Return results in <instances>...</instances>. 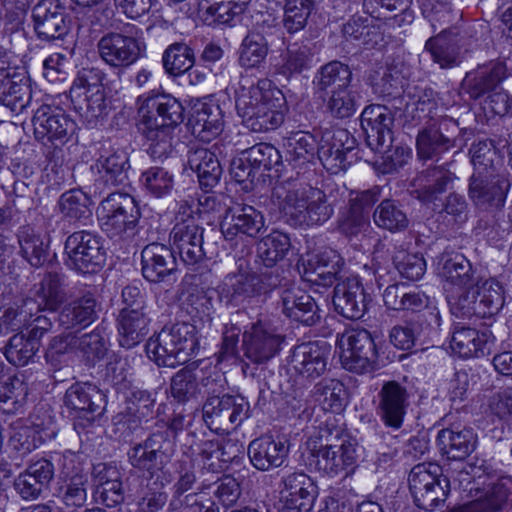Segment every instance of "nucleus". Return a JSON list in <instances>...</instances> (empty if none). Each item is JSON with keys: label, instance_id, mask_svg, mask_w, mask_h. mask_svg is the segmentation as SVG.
Returning a JSON list of instances; mask_svg holds the SVG:
<instances>
[{"label": "nucleus", "instance_id": "f257e3e1", "mask_svg": "<svg viewBox=\"0 0 512 512\" xmlns=\"http://www.w3.org/2000/svg\"><path fill=\"white\" fill-rule=\"evenodd\" d=\"M443 289L453 313L490 317L503 306L502 286L494 279L480 281L464 257L448 260L443 268Z\"/></svg>", "mask_w": 512, "mask_h": 512}, {"label": "nucleus", "instance_id": "f03ea898", "mask_svg": "<svg viewBox=\"0 0 512 512\" xmlns=\"http://www.w3.org/2000/svg\"><path fill=\"white\" fill-rule=\"evenodd\" d=\"M234 103L243 125L253 132L276 129L284 121L285 96L268 78L256 82L242 79L235 91Z\"/></svg>", "mask_w": 512, "mask_h": 512}, {"label": "nucleus", "instance_id": "7ed1b4c3", "mask_svg": "<svg viewBox=\"0 0 512 512\" xmlns=\"http://www.w3.org/2000/svg\"><path fill=\"white\" fill-rule=\"evenodd\" d=\"M183 106L170 94L145 93L137 99L139 130L150 142L148 152L161 159L171 149L172 130L183 121Z\"/></svg>", "mask_w": 512, "mask_h": 512}, {"label": "nucleus", "instance_id": "20e7f679", "mask_svg": "<svg viewBox=\"0 0 512 512\" xmlns=\"http://www.w3.org/2000/svg\"><path fill=\"white\" fill-rule=\"evenodd\" d=\"M198 350L197 328L188 323L164 328L146 344L147 356L157 365L170 368L187 363Z\"/></svg>", "mask_w": 512, "mask_h": 512}, {"label": "nucleus", "instance_id": "39448f33", "mask_svg": "<svg viewBox=\"0 0 512 512\" xmlns=\"http://www.w3.org/2000/svg\"><path fill=\"white\" fill-rule=\"evenodd\" d=\"M365 448L353 439H339L312 451L315 469L329 478L354 475L364 460Z\"/></svg>", "mask_w": 512, "mask_h": 512}, {"label": "nucleus", "instance_id": "423d86ee", "mask_svg": "<svg viewBox=\"0 0 512 512\" xmlns=\"http://www.w3.org/2000/svg\"><path fill=\"white\" fill-rule=\"evenodd\" d=\"M287 221L294 225H318L327 221L332 210L326 204L325 194L312 187L291 191L282 206Z\"/></svg>", "mask_w": 512, "mask_h": 512}, {"label": "nucleus", "instance_id": "0eeeda50", "mask_svg": "<svg viewBox=\"0 0 512 512\" xmlns=\"http://www.w3.org/2000/svg\"><path fill=\"white\" fill-rule=\"evenodd\" d=\"M471 162L475 173L471 177L470 196L478 205L488 203L496 198L501 200L503 191L498 181H490L492 173L488 169L493 168L496 152L489 141L474 143L470 149Z\"/></svg>", "mask_w": 512, "mask_h": 512}, {"label": "nucleus", "instance_id": "6e6552de", "mask_svg": "<svg viewBox=\"0 0 512 512\" xmlns=\"http://www.w3.org/2000/svg\"><path fill=\"white\" fill-rule=\"evenodd\" d=\"M409 487L418 507L433 510L448 495V480L436 464H419L409 475Z\"/></svg>", "mask_w": 512, "mask_h": 512}, {"label": "nucleus", "instance_id": "1a4fd4ad", "mask_svg": "<svg viewBox=\"0 0 512 512\" xmlns=\"http://www.w3.org/2000/svg\"><path fill=\"white\" fill-rule=\"evenodd\" d=\"M338 349L341 364L346 370L360 374L374 370L377 353L368 331H345L338 339Z\"/></svg>", "mask_w": 512, "mask_h": 512}, {"label": "nucleus", "instance_id": "9d476101", "mask_svg": "<svg viewBox=\"0 0 512 512\" xmlns=\"http://www.w3.org/2000/svg\"><path fill=\"white\" fill-rule=\"evenodd\" d=\"M97 216L105 232L118 235L135 227L140 212L132 196L113 193L101 202L97 209Z\"/></svg>", "mask_w": 512, "mask_h": 512}, {"label": "nucleus", "instance_id": "9b49d317", "mask_svg": "<svg viewBox=\"0 0 512 512\" xmlns=\"http://www.w3.org/2000/svg\"><path fill=\"white\" fill-rule=\"evenodd\" d=\"M68 265L81 273H94L105 262L101 239L89 232L79 231L70 235L65 243Z\"/></svg>", "mask_w": 512, "mask_h": 512}, {"label": "nucleus", "instance_id": "f8f14e48", "mask_svg": "<svg viewBox=\"0 0 512 512\" xmlns=\"http://www.w3.org/2000/svg\"><path fill=\"white\" fill-rule=\"evenodd\" d=\"M300 268L306 281L330 286L343 267L338 252L329 247H317L307 251L300 259Z\"/></svg>", "mask_w": 512, "mask_h": 512}, {"label": "nucleus", "instance_id": "ddd939ff", "mask_svg": "<svg viewBox=\"0 0 512 512\" xmlns=\"http://www.w3.org/2000/svg\"><path fill=\"white\" fill-rule=\"evenodd\" d=\"M315 481L305 473H291L283 480L280 512H310L318 497Z\"/></svg>", "mask_w": 512, "mask_h": 512}, {"label": "nucleus", "instance_id": "4468645a", "mask_svg": "<svg viewBox=\"0 0 512 512\" xmlns=\"http://www.w3.org/2000/svg\"><path fill=\"white\" fill-rule=\"evenodd\" d=\"M263 214L253 206L233 203L222 216L220 229L227 240H233L237 236L255 238L265 229Z\"/></svg>", "mask_w": 512, "mask_h": 512}, {"label": "nucleus", "instance_id": "2eb2a0df", "mask_svg": "<svg viewBox=\"0 0 512 512\" xmlns=\"http://www.w3.org/2000/svg\"><path fill=\"white\" fill-rule=\"evenodd\" d=\"M354 143V139L344 129L325 132L318 150L324 168L332 174L345 171L351 163Z\"/></svg>", "mask_w": 512, "mask_h": 512}, {"label": "nucleus", "instance_id": "dca6fc26", "mask_svg": "<svg viewBox=\"0 0 512 512\" xmlns=\"http://www.w3.org/2000/svg\"><path fill=\"white\" fill-rule=\"evenodd\" d=\"M188 125L196 138L210 142L223 131V110L212 98L196 100L191 107Z\"/></svg>", "mask_w": 512, "mask_h": 512}, {"label": "nucleus", "instance_id": "f3484780", "mask_svg": "<svg viewBox=\"0 0 512 512\" xmlns=\"http://www.w3.org/2000/svg\"><path fill=\"white\" fill-rule=\"evenodd\" d=\"M280 161L278 150L269 144H259L242 152L233 160L231 173L237 182L253 181L258 170H270Z\"/></svg>", "mask_w": 512, "mask_h": 512}, {"label": "nucleus", "instance_id": "a211bd4d", "mask_svg": "<svg viewBox=\"0 0 512 512\" xmlns=\"http://www.w3.org/2000/svg\"><path fill=\"white\" fill-rule=\"evenodd\" d=\"M101 59L115 68L128 67L141 55V43L134 37L121 33H109L98 42Z\"/></svg>", "mask_w": 512, "mask_h": 512}, {"label": "nucleus", "instance_id": "6ab92c4d", "mask_svg": "<svg viewBox=\"0 0 512 512\" xmlns=\"http://www.w3.org/2000/svg\"><path fill=\"white\" fill-rule=\"evenodd\" d=\"M33 125L38 139L55 145L67 142L75 131V123L63 111L47 106L37 110Z\"/></svg>", "mask_w": 512, "mask_h": 512}, {"label": "nucleus", "instance_id": "aec40b11", "mask_svg": "<svg viewBox=\"0 0 512 512\" xmlns=\"http://www.w3.org/2000/svg\"><path fill=\"white\" fill-rule=\"evenodd\" d=\"M330 352V345L325 341L298 345L291 355V368L308 378L319 377L326 371Z\"/></svg>", "mask_w": 512, "mask_h": 512}, {"label": "nucleus", "instance_id": "412c9836", "mask_svg": "<svg viewBox=\"0 0 512 512\" xmlns=\"http://www.w3.org/2000/svg\"><path fill=\"white\" fill-rule=\"evenodd\" d=\"M104 79L102 71L84 69L78 74L70 90L73 98L87 103V109L94 116L100 115L106 107Z\"/></svg>", "mask_w": 512, "mask_h": 512}, {"label": "nucleus", "instance_id": "4be33fe9", "mask_svg": "<svg viewBox=\"0 0 512 512\" xmlns=\"http://www.w3.org/2000/svg\"><path fill=\"white\" fill-rule=\"evenodd\" d=\"M333 303L342 316L348 319L361 318L365 313L368 298L360 279L351 276L339 282L335 287Z\"/></svg>", "mask_w": 512, "mask_h": 512}, {"label": "nucleus", "instance_id": "5701e85b", "mask_svg": "<svg viewBox=\"0 0 512 512\" xmlns=\"http://www.w3.org/2000/svg\"><path fill=\"white\" fill-rule=\"evenodd\" d=\"M409 406L406 389L396 382H388L379 392L378 413L383 423L393 429H399Z\"/></svg>", "mask_w": 512, "mask_h": 512}, {"label": "nucleus", "instance_id": "b1692460", "mask_svg": "<svg viewBox=\"0 0 512 512\" xmlns=\"http://www.w3.org/2000/svg\"><path fill=\"white\" fill-rule=\"evenodd\" d=\"M33 18L37 33L46 39L61 38L69 28L65 9L59 0H42L33 10Z\"/></svg>", "mask_w": 512, "mask_h": 512}, {"label": "nucleus", "instance_id": "393cba45", "mask_svg": "<svg viewBox=\"0 0 512 512\" xmlns=\"http://www.w3.org/2000/svg\"><path fill=\"white\" fill-rule=\"evenodd\" d=\"M507 69L502 62L492 64L489 70L479 73L477 83L479 94L493 91L485 101L484 110L490 111L495 115H504L511 109V103L506 92L498 88V84L507 75Z\"/></svg>", "mask_w": 512, "mask_h": 512}, {"label": "nucleus", "instance_id": "a878e982", "mask_svg": "<svg viewBox=\"0 0 512 512\" xmlns=\"http://www.w3.org/2000/svg\"><path fill=\"white\" fill-rule=\"evenodd\" d=\"M248 454L255 468L267 471L284 463L288 454L287 441L264 435L249 444Z\"/></svg>", "mask_w": 512, "mask_h": 512}, {"label": "nucleus", "instance_id": "bb28decb", "mask_svg": "<svg viewBox=\"0 0 512 512\" xmlns=\"http://www.w3.org/2000/svg\"><path fill=\"white\" fill-rule=\"evenodd\" d=\"M282 339L269 332L262 324L253 325L243 335L245 355L255 363L274 357L279 351Z\"/></svg>", "mask_w": 512, "mask_h": 512}, {"label": "nucleus", "instance_id": "cd10ccee", "mask_svg": "<svg viewBox=\"0 0 512 512\" xmlns=\"http://www.w3.org/2000/svg\"><path fill=\"white\" fill-rule=\"evenodd\" d=\"M494 341L492 334L473 328H457L450 340V349L462 358L483 356L489 352Z\"/></svg>", "mask_w": 512, "mask_h": 512}, {"label": "nucleus", "instance_id": "c85d7f7f", "mask_svg": "<svg viewBox=\"0 0 512 512\" xmlns=\"http://www.w3.org/2000/svg\"><path fill=\"white\" fill-rule=\"evenodd\" d=\"M477 437L471 429H442L438 432L437 443L442 454L448 459L463 460L476 447Z\"/></svg>", "mask_w": 512, "mask_h": 512}, {"label": "nucleus", "instance_id": "c756f323", "mask_svg": "<svg viewBox=\"0 0 512 512\" xmlns=\"http://www.w3.org/2000/svg\"><path fill=\"white\" fill-rule=\"evenodd\" d=\"M149 319L141 309L123 308L118 319L119 343L132 348L140 343L148 332Z\"/></svg>", "mask_w": 512, "mask_h": 512}, {"label": "nucleus", "instance_id": "7c9ffc66", "mask_svg": "<svg viewBox=\"0 0 512 512\" xmlns=\"http://www.w3.org/2000/svg\"><path fill=\"white\" fill-rule=\"evenodd\" d=\"M282 303L284 313L299 322L311 325L316 321V305L312 297L298 286H291L283 291Z\"/></svg>", "mask_w": 512, "mask_h": 512}, {"label": "nucleus", "instance_id": "2f4dec72", "mask_svg": "<svg viewBox=\"0 0 512 512\" xmlns=\"http://www.w3.org/2000/svg\"><path fill=\"white\" fill-rule=\"evenodd\" d=\"M143 276L151 281L158 282L172 271V254L170 250L158 243L147 245L141 253Z\"/></svg>", "mask_w": 512, "mask_h": 512}, {"label": "nucleus", "instance_id": "473e14b6", "mask_svg": "<svg viewBox=\"0 0 512 512\" xmlns=\"http://www.w3.org/2000/svg\"><path fill=\"white\" fill-rule=\"evenodd\" d=\"M251 0H202L201 17L208 25L226 24L241 14Z\"/></svg>", "mask_w": 512, "mask_h": 512}, {"label": "nucleus", "instance_id": "72a5a7b5", "mask_svg": "<svg viewBox=\"0 0 512 512\" xmlns=\"http://www.w3.org/2000/svg\"><path fill=\"white\" fill-rule=\"evenodd\" d=\"M188 161L191 169L196 172L202 187L211 189L219 182L222 169L214 153L200 148L190 154Z\"/></svg>", "mask_w": 512, "mask_h": 512}, {"label": "nucleus", "instance_id": "f704fd0d", "mask_svg": "<svg viewBox=\"0 0 512 512\" xmlns=\"http://www.w3.org/2000/svg\"><path fill=\"white\" fill-rule=\"evenodd\" d=\"M314 398L323 410L338 413L347 403V391L339 380L324 379L316 384Z\"/></svg>", "mask_w": 512, "mask_h": 512}, {"label": "nucleus", "instance_id": "c9c22d12", "mask_svg": "<svg viewBox=\"0 0 512 512\" xmlns=\"http://www.w3.org/2000/svg\"><path fill=\"white\" fill-rule=\"evenodd\" d=\"M75 455L70 453L69 455L64 456V468L62 471L63 479L66 482V485L62 487V501L66 506H82L87 499V492L85 488L86 477L76 471L73 475L70 476V464L73 463Z\"/></svg>", "mask_w": 512, "mask_h": 512}, {"label": "nucleus", "instance_id": "e433bc0d", "mask_svg": "<svg viewBox=\"0 0 512 512\" xmlns=\"http://www.w3.org/2000/svg\"><path fill=\"white\" fill-rule=\"evenodd\" d=\"M95 301L90 296L68 304L60 313V324L66 329L90 325L95 319Z\"/></svg>", "mask_w": 512, "mask_h": 512}, {"label": "nucleus", "instance_id": "4c0bfd02", "mask_svg": "<svg viewBox=\"0 0 512 512\" xmlns=\"http://www.w3.org/2000/svg\"><path fill=\"white\" fill-rule=\"evenodd\" d=\"M291 248L290 238L280 231H272L262 238L257 246L258 256L267 267L282 261Z\"/></svg>", "mask_w": 512, "mask_h": 512}, {"label": "nucleus", "instance_id": "58836bf2", "mask_svg": "<svg viewBox=\"0 0 512 512\" xmlns=\"http://www.w3.org/2000/svg\"><path fill=\"white\" fill-rule=\"evenodd\" d=\"M128 159L123 153L102 156L92 167L98 179L109 185H120L127 180Z\"/></svg>", "mask_w": 512, "mask_h": 512}, {"label": "nucleus", "instance_id": "ea45409f", "mask_svg": "<svg viewBox=\"0 0 512 512\" xmlns=\"http://www.w3.org/2000/svg\"><path fill=\"white\" fill-rule=\"evenodd\" d=\"M393 118L390 111L381 105L366 107L361 114V125L368 137H376L378 142L390 134Z\"/></svg>", "mask_w": 512, "mask_h": 512}, {"label": "nucleus", "instance_id": "a19ab883", "mask_svg": "<svg viewBox=\"0 0 512 512\" xmlns=\"http://www.w3.org/2000/svg\"><path fill=\"white\" fill-rule=\"evenodd\" d=\"M269 46L264 36L249 33L242 41L239 51V65L244 69H258L265 62Z\"/></svg>", "mask_w": 512, "mask_h": 512}, {"label": "nucleus", "instance_id": "79ce46f5", "mask_svg": "<svg viewBox=\"0 0 512 512\" xmlns=\"http://www.w3.org/2000/svg\"><path fill=\"white\" fill-rule=\"evenodd\" d=\"M194 53L184 43H173L163 53L162 61L165 71L173 76L187 72L194 65Z\"/></svg>", "mask_w": 512, "mask_h": 512}, {"label": "nucleus", "instance_id": "37998d69", "mask_svg": "<svg viewBox=\"0 0 512 512\" xmlns=\"http://www.w3.org/2000/svg\"><path fill=\"white\" fill-rule=\"evenodd\" d=\"M140 182L148 193L160 198L172 191L174 175L164 167H150L142 173Z\"/></svg>", "mask_w": 512, "mask_h": 512}, {"label": "nucleus", "instance_id": "c03bdc74", "mask_svg": "<svg viewBox=\"0 0 512 512\" xmlns=\"http://www.w3.org/2000/svg\"><path fill=\"white\" fill-rule=\"evenodd\" d=\"M317 141L313 135L297 132L288 138L286 158L295 164H302L314 158Z\"/></svg>", "mask_w": 512, "mask_h": 512}, {"label": "nucleus", "instance_id": "a18cd8bd", "mask_svg": "<svg viewBox=\"0 0 512 512\" xmlns=\"http://www.w3.org/2000/svg\"><path fill=\"white\" fill-rule=\"evenodd\" d=\"M39 349V343L24 334L14 335L5 350L6 359L15 366H25Z\"/></svg>", "mask_w": 512, "mask_h": 512}, {"label": "nucleus", "instance_id": "49530a36", "mask_svg": "<svg viewBox=\"0 0 512 512\" xmlns=\"http://www.w3.org/2000/svg\"><path fill=\"white\" fill-rule=\"evenodd\" d=\"M44 441L43 429L39 424L16 423L12 427L10 443L13 448L22 453L36 449Z\"/></svg>", "mask_w": 512, "mask_h": 512}, {"label": "nucleus", "instance_id": "de8ad7c7", "mask_svg": "<svg viewBox=\"0 0 512 512\" xmlns=\"http://www.w3.org/2000/svg\"><path fill=\"white\" fill-rule=\"evenodd\" d=\"M171 477L163 470H158L152 474L148 482V491L143 496L140 506L146 512H156L160 510L167 501V495L162 488L170 483Z\"/></svg>", "mask_w": 512, "mask_h": 512}, {"label": "nucleus", "instance_id": "09e8293b", "mask_svg": "<svg viewBox=\"0 0 512 512\" xmlns=\"http://www.w3.org/2000/svg\"><path fill=\"white\" fill-rule=\"evenodd\" d=\"M283 25L289 33L302 30L313 9L311 0H286L284 4Z\"/></svg>", "mask_w": 512, "mask_h": 512}, {"label": "nucleus", "instance_id": "8fccbe9b", "mask_svg": "<svg viewBox=\"0 0 512 512\" xmlns=\"http://www.w3.org/2000/svg\"><path fill=\"white\" fill-rule=\"evenodd\" d=\"M326 108L336 118L352 116L357 110V103L349 85L332 88L326 99Z\"/></svg>", "mask_w": 512, "mask_h": 512}, {"label": "nucleus", "instance_id": "3c124183", "mask_svg": "<svg viewBox=\"0 0 512 512\" xmlns=\"http://www.w3.org/2000/svg\"><path fill=\"white\" fill-rule=\"evenodd\" d=\"M27 394V386L23 380L11 377L0 383V407L7 412H15L22 406Z\"/></svg>", "mask_w": 512, "mask_h": 512}, {"label": "nucleus", "instance_id": "603ef678", "mask_svg": "<svg viewBox=\"0 0 512 512\" xmlns=\"http://www.w3.org/2000/svg\"><path fill=\"white\" fill-rule=\"evenodd\" d=\"M69 405L76 411L75 426L86 427L92 424L100 412L98 406L89 402L87 395L78 389H70L66 394Z\"/></svg>", "mask_w": 512, "mask_h": 512}, {"label": "nucleus", "instance_id": "864d4df0", "mask_svg": "<svg viewBox=\"0 0 512 512\" xmlns=\"http://www.w3.org/2000/svg\"><path fill=\"white\" fill-rule=\"evenodd\" d=\"M404 303L402 310L414 312L425 310L424 316L428 325L431 327L440 326L441 317L434 300L419 291H411L404 293Z\"/></svg>", "mask_w": 512, "mask_h": 512}, {"label": "nucleus", "instance_id": "5fc2aeb1", "mask_svg": "<svg viewBox=\"0 0 512 512\" xmlns=\"http://www.w3.org/2000/svg\"><path fill=\"white\" fill-rule=\"evenodd\" d=\"M351 72L348 66L340 62L325 65L316 76V85L320 90L349 85Z\"/></svg>", "mask_w": 512, "mask_h": 512}, {"label": "nucleus", "instance_id": "6e6d98bb", "mask_svg": "<svg viewBox=\"0 0 512 512\" xmlns=\"http://www.w3.org/2000/svg\"><path fill=\"white\" fill-rule=\"evenodd\" d=\"M19 242L23 256L31 265L39 266L46 260L49 242L45 236L34 232L25 233Z\"/></svg>", "mask_w": 512, "mask_h": 512}, {"label": "nucleus", "instance_id": "4d7b16f0", "mask_svg": "<svg viewBox=\"0 0 512 512\" xmlns=\"http://www.w3.org/2000/svg\"><path fill=\"white\" fill-rule=\"evenodd\" d=\"M375 223L389 231H398L408 224L406 215L391 201H383L374 213Z\"/></svg>", "mask_w": 512, "mask_h": 512}, {"label": "nucleus", "instance_id": "13d9d810", "mask_svg": "<svg viewBox=\"0 0 512 512\" xmlns=\"http://www.w3.org/2000/svg\"><path fill=\"white\" fill-rule=\"evenodd\" d=\"M217 411L219 416H227L232 424H240L248 417L249 403L243 397L224 395L217 400Z\"/></svg>", "mask_w": 512, "mask_h": 512}, {"label": "nucleus", "instance_id": "bf43d9fd", "mask_svg": "<svg viewBox=\"0 0 512 512\" xmlns=\"http://www.w3.org/2000/svg\"><path fill=\"white\" fill-rule=\"evenodd\" d=\"M90 201L86 194L79 190L64 193L60 198V209L68 217L80 219L90 213Z\"/></svg>", "mask_w": 512, "mask_h": 512}, {"label": "nucleus", "instance_id": "052dcab7", "mask_svg": "<svg viewBox=\"0 0 512 512\" xmlns=\"http://www.w3.org/2000/svg\"><path fill=\"white\" fill-rule=\"evenodd\" d=\"M394 262L399 273L409 280H419L426 270L425 260L418 254L401 251L395 255Z\"/></svg>", "mask_w": 512, "mask_h": 512}, {"label": "nucleus", "instance_id": "680f3d73", "mask_svg": "<svg viewBox=\"0 0 512 512\" xmlns=\"http://www.w3.org/2000/svg\"><path fill=\"white\" fill-rule=\"evenodd\" d=\"M196 236H198V241H202V229L194 220H187L174 226L171 232V241L176 249H180L196 242L194 239Z\"/></svg>", "mask_w": 512, "mask_h": 512}, {"label": "nucleus", "instance_id": "e2e57ef3", "mask_svg": "<svg viewBox=\"0 0 512 512\" xmlns=\"http://www.w3.org/2000/svg\"><path fill=\"white\" fill-rule=\"evenodd\" d=\"M31 89L27 82L20 81L12 83L8 93L5 96V104L11 108L13 112H22L31 102Z\"/></svg>", "mask_w": 512, "mask_h": 512}, {"label": "nucleus", "instance_id": "0e129e2a", "mask_svg": "<svg viewBox=\"0 0 512 512\" xmlns=\"http://www.w3.org/2000/svg\"><path fill=\"white\" fill-rule=\"evenodd\" d=\"M107 473L114 478L99 482L97 493L100 495L103 503L109 507L115 506L122 501V484L117 478V472L114 469H107Z\"/></svg>", "mask_w": 512, "mask_h": 512}, {"label": "nucleus", "instance_id": "69168bd1", "mask_svg": "<svg viewBox=\"0 0 512 512\" xmlns=\"http://www.w3.org/2000/svg\"><path fill=\"white\" fill-rule=\"evenodd\" d=\"M214 495L223 506L230 507L241 495L240 484L234 477L224 476L217 482Z\"/></svg>", "mask_w": 512, "mask_h": 512}, {"label": "nucleus", "instance_id": "338daca9", "mask_svg": "<svg viewBox=\"0 0 512 512\" xmlns=\"http://www.w3.org/2000/svg\"><path fill=\"white\" fill-rule=\"evenodd\" d=\"M425 47L431 53L433 60L438 63L441 68L450 67L456 62V55L454 51L446 45L443 35L429 39Z\"/></svg>", "mask_w": 512, "mask_h": 512}, {"label": "nucleus", "instance_id": "774afa93", "mask_svg": "<svg viewBox=\"0 0 512 512\" xmlns=\"http://www.w3.org/2000/svg\"><path fill=\"white\" fill-rule=\"evenodd\" d=\"M447 139L437 130H427L419 134L417 138V150L421 158H430L441 149Z\"/></svg>", "mask_w": 512, "mask_h": 512}]
</instances>
